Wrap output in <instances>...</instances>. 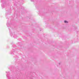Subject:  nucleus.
<instances>
[{
	"label": "nucleus",
	"instance_id": "1",
	"mask_svg": "<svg viewBox=\"0 0 79 79\" xmlns=\"http://www.w3.org/2000/svg\"><path fill=\"white\" fill-rule=\"evenodd\" d=\"M64 22L65 23H68V21H64Z\"/></svg>",
	"mask_w": 79,
	"mask_h": 79
}]
</instances>
